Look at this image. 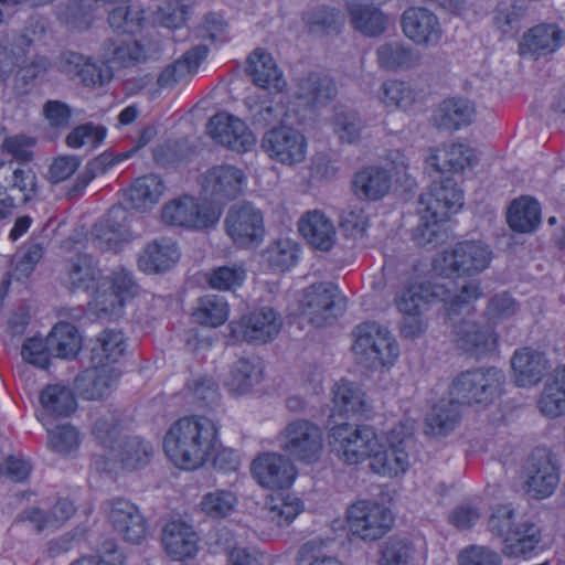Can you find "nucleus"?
I'll return each mask as SVG.
<instances>
[{"label": "nucleus", "mask_w": 565, "mask_h": 565, "mask_svg": "<svg viewBox=\"0 0 565 565\" xmlns=\"http://www.w3.org/2000/svg\"><path fill=\"white\" fill-rule=\"evenodd\" d=\"M218 446V429L204 416H185L167 430L163 450L178 468L194 470L212 460Z\"/></svg>", "instance_id": "1"}, {"label": "nucleus", "mask_w": 565, "mask_h": 565, "mask_svg": "<svg viewBox=\"0 0 565 565\" xmlns=\"http://www.w3.org/2000/svg\"><path fill=\"white\" fill-rule=\"evenodd\" d=\"M93 434L102 445V452L94 456V467L100 472L118 475L146 466L152 455V446L140 437H120L114 415L97 419Z\"/></svg>", "instance_id": "2"}, {"label": "nucleus", "mask_w": 565, "mask_h": 565, "mask_svg": "<svg viewBox=\"0 0 565 565\" xmlns=\"http://www.w3.org/2000/svg\"><path fill=\"white\" fill-rule=\"evenodd\" d=\"M489 531L502 537V554L508 558H529L542 541L541 527L530 519L516 521L511 504L493 508L488 520Z\"/></svg>", "instance_id": "3"}, {"label": "nucleus", "mask_w": 565, "mask_h": 565, "mask_svg": "<svg viewBox=\"0 0 565 565\" xmlns=\"http://www.w3.org/2000/svg\"><path fill=\"white\" fill-rule=\"evenodd\" d=\"M416 423L404 419L397 423L388 433L385 441L379 440V447L370 460V469L386 478H395L406 473L411 466L409 448Z\"/></svg>", "instance_id": "4"}, {"label": "nucleus", "mask_w": 565, "mask_h": 565, "mask_svg": "<svg viewBox=\"0 0 565 565\" xmlns=\"http://www.w3.org/2000/svg\"><path fill=\"white\" fill-rule=\"evenodd\" d=\"M493 253L481 241L459 242L443 250L433 262L434 271L441 277L475 276L484 271L491 264Z\"/></svg>", "instance_id": "5"}, {"label": "nucleus", "mask_w": 565, "mask_h": 565, "mask_svg": "<svg viewBox=\"0 0 565 565\" xmlns=\"http://www.w3.org/2000/svg\"><path fill=\"white\" fill-rule=\"evenodd\" d=\"M353 353L369 367L392 366L399 347L391 331L376 322H363L353 330Z\"/></svg>", "instance_id": "6"}, {"label": "nucleus", "mask_w": 565, "mask_h": 565, "mask_svg": "<svg viewBox=\"0 0 565 565\" xmlns=\"http://www.w3.org/2000/svg\"><path fill=\"white\" fill-rule=\"evenodd\" d=\"M379 440L375 429L369 425L344 423L333 426L329 433L332 451L349 465L371 460L379 447Z\"/></svg>", "instance_id": "7"}, {"label": "nucleus", "mask_w": 565, "mask_h": 565, "mask_svg": "<svg viewBox=\"0 0 565 565\" xmlns=\"http://www.w3.org/2000/svg\"><path fill=\"white\" fill-rule=\"evenodd\" d=\"M277 441L285 456L305 463L318 461L324 448L321 428L307 419L289 422L278 434Z\"/></svg>", "instance_id": "8"}, {"label": "nucleus", "mask_w": 565, "mask_h": 565, "mask_svg": "<svg viewBox=\"0 0 565 565\" xmlns=\"http://www.w3.org/2000/svg\"><path fill=\"white\" fill-rule=\"evenodd\" d=\"M504 380V373L495 367L467 371L452 381L449 395L462 404L490 403L501 394Z\"/></svg>", "instance_id": "9"}, {"label": "nucleus", "mask_w": 565, "mask_h": 565, "mask_svg": "<svg viewBox=\"0 0 565 565\" xmlns=\"http://www.w3.org/2000/svg\"><path fill=\"white\" fill-rule=\"evenodd\" d=\"M222 215V207L190 195L166 203L161 217L166 224L189 230H207L214 227Z\"/></svg>", "instance_id": "10"}, {"label": "nucleus", "mask_w": 565, "mask_h": 565, "mask_svg": "<svg viewBox=\"0 0 565 565\" xmlns=\"http://www.w3.org/2000/svg\"><path fill=\"white\" fill-rule=\"evenodd\" d=\"M345 522L350 535L372 542L380 540L391 530L394 518L383 504L360 500L347 509Z\"/></svg>", "instance_id": "11"}, {"label": "nucleus", "mask_w": 565, "mask_h": 565, "mask_svg": "<svg viewBox=\"0 0 565 565\" xmlns=\"http://www.w3.org/2000/svg\"><path fill=\"white\" fill-rule=\"evenodd\" d=\"M299 308L309 323L323 327L334 321L344 309V298L332 282L312 284L302 290Z\"/></svg>", "instance_id": "12"}, {"label": "nucleus", "mask_w": 565, "mask_h": 565, "mask_svg": "<svg viewBox=\"0 0 565 565\" xmlns=\"http://www.w3.org/2000/svg\"><path fill=\"white\" fill-rule=\"evenodd\" d=\"M224 225L226 234L238 247H256L265 235L262 211L247 202L232 205L225 216Z\"/></svg>", "instance_id": "13"}, {"label": "nucleus", "mask_w": 565, "mask_h": 565, "mask_svg": "<svg viewBox=\"0 0 565 565\" xmlns=\"http://www.w3.org/2000/svg\"><path fill=\"white\" fill-rule=\"evenodd\" d=\"M260 147L271 160L291 167L306 159L308 145L305 135L298 129L277 126L263 135Z\"/></svg>", "instance_id": "14"}, {"label": "nucleus", "mask_w": 565, "mask_h": 565, "mask_svg": "<svg viewBox=\"0 0 565 565\" xmlns=\"http://www.w3.org/2000/svg\"><path fill=\"white\" fill-rule=\"evenodd\" d=\"M448 296L446 284L412 277L396 291L394 305L399 313H424Z\"/></svg>", "instance_id": "15"}, {"label": "nucleus", "mask_w": 565, "mask_h": 565, "mask_svg": "<svg viewBox=\"0 0 565 565\" xmlns=\"http://www.w3.org/2000/svg\"><path fill=\"white\" fill-rule=\"evenodd\" d=\"M250 472L256 482L267 489H282L292 484L297 469L292 461L279 452H263L250 466Z\"/></svg>", "instance_id": "16"}, {"label": "nucleus", "mask_w": 565, "mask_h": 565, "mask_svg": "<svg viewBox=\"0 0 565 565\" xmlns=\"http://www.w3.org/2000/svg\"><path fill=\"white\" fill-rule=\"evenodd\" d=\"M207 132L217 143L239 153L252 150L256 143V138L246 124L226 113H218L210 118Z\"/></svg>", "instance_id": "17"}, {"label": "nucleus", "mask_w": 565, "mask_h": 565, "mask_svg": "<svg viewBox=\"0 0 565 565\" xmlns=\"http://www.w3.org/2000/svg\"><path fill=\"white\" fill-rule=\"evenodd\" d=\"M526 491L532 497L543 499L550 497L556 489L559 476L550 450L535 449L525 466Z\"/></svg>", "instance_id": "18"}, {"label": "nucleus", "mask_w": 565, "mask_h": 565, "mask_svg": "<svg viewBox=\"0 0 565 565\" xmlns=\"http://www.w3.org/2000/svg\"><path fill=\"white\" fill-rule=\"evenodd\" d=\"M130 213L121 205H115L94 226V244L102 250H117L122 244L134 239L130 230Z\"/></svg>", "instance_id": "19"}, {"label": "nucleus", "mask_w": 565, "mask_h": 565, "mask_svg": "<svg viewBox=\"0 0 565 565\" xmlns=\"http://www.w3.org/2000/svg\"><path fill=\"white\" fill-rule=\"evenodd\" d=\"M245 184V173L232 164L215 166L209 169L201 179L204 193L218 203L236 199Z\"/></svg>", "instance_id": "20"}, {"label": "nucleus", "mask_w": 565, "mask_h": 565, "mask_svg": "<svg viewBox=\"0 0 565 565\" xmlns=\"http://www.w3.org/2000/svg\"><path fill=\"white\" fill-rule=\"evenodd\" d=\"M108 522L122 540L139 544L146 537L147 525L138 508L125 499H115L105 505Z\"/></svg>", "instance_id": "21"}, {"label": "nucleus", "mask_w": 565, "mask_h": 565, "mask_svg": "<svg viewBox=\"0 0 565 565\" xmlns=\"http://www.w3.org/2000/svg\"><path fill=\"white\" fill-rule=\"evenodd\" d=\"M231 328L237 340L265 343L279 333L281 319L274 309L263 307L242 317L238 322L232 323Z\"/></svg>", "instance_id": "22"}, {"label": "nucleus", "mask_w": 565, "mask_h": 565, "mask_svg": "<svg viewBox=\"0 0 565 565\" xmlns=\"http://www.w3.org/2000/svg\"><path fill=\"white\" fill-rule=\"evenodd\" d=\"M161 544L164 553L173 561L192 558L199 551V535L191 524L172 520L162 529Z\"/></svg>", "instance_id": "23"}, {"label": "nucleus", "mask_w": 565, "mask_h": 565, "mask_svg": "<svg viewBox=\"0 0 565 565\" xmlns=\"http://www.w3.org/2000/svg\"><path fill=\"white\" fill-rule=\"evenodd\" d=\"M404 34L418 45L437 44L443 36V29L436 14L425 8H409L402 15Z\"/></svg>", "instance_id": "24"}, {"label": "nucleus", "mask_w": 565, "mask_h": 565, "mask_svg": "<svg viewBox=\"0 0 565 565\" xmlns=\"http://www.w3.org/2000/svg\"><path fill=\"white\" fill-rule=\"evenodd\" d=\"M120 371L108 364L96 365L83 371L75 380L78 392L87 399L105 398L115 390Z\"/></svg>", "instance_id": "25"}, {"label": "nucleus", "mask_w": 565, "mask_h": 565, "mask_svg": "<svg viewBox=\"0 0 565 565\" xmlns=\"http://www.w3.org/2000/svg\"><path fill=\"white\" fill-rule=\"evenodd\" d=\"M420 204L427 207L430 215L447 221L463 205V194L450 179L434 182L429 193L422 195Z\"/></svg>", "instance_id": "26"}, {"label": "nucleus", "mask_w": 565, "mask_h": 565, "mask_svg": "<svg viewBox=\"0 0 565 565\" xmlns=\"http://www.w3.org/2000/svg\"><path fill=\"white\" fill-rule=\"evenodd\" d=\"M298 231L316 249L328 252L337 241L333 222L320 210L306 212L298 221Z\"/></svg>", "instance_id": "27"}, {"label": "nucleus", "mask_w": 565, "mask_h": 565, "mask_svg": "<svg viewBox=\"0 0 565 565\" xmlns=\"http://www.w3.org/2000/svg\"><path fill=\"white\" fill-rule=\"evenodd\" d=\"M454 337L461 350L476 356L494 351L498 343L497 334L491 327L469 320H463L455 327Z\"/></svg>", "instance_id": "28"}, {"label": "nucleus", "mask_w": 565, "mask_h": 565, "mask_svg": "<svg viewBox=\"0 0 565 565\" xmlns=\"http://www.w3.org/2000/svg\"><path fill=\"white\" fill-rule=\"evenodd\" d=\"M246 72L253 83L263 89L281 93L287 86L284 74L275 60L263 49H256L248 56Z\"/></svg>", "instance_id": "29"}, {"label": "nucleus", "mask_w": 565, "mask_h": 565, "mask_svg": "<svg viewBox=\"0 0 565 565\" xmlns=\"http://www.w3.org/2000/svg\"><path fill=\"white\" fill-rule=\"evenodd\" d=\"M511 365L514 382L520 387L536 385L551 367L544 353L527 347L514 352Z\"/></svg>", "instance_id": "30"}, {"label": "nucleus", "mask_w": 565, "mask_h": 565, "mask_svg": "<svg viewBox=\"0 0 565 565\" xmlns=\"http://www.w3.org/2000/svg\"><path fill=\"white\" fill-rule=\"evenodd\" d=\"M352 26L366 36L382 34L387 25L386 15L372 0H344Z\"/></svg>", "instance_id": "31"}, {"label": "nucleus", "mask_w": 565, "mask_h": 565, "mask_svg": "<svg viewBox=\"0 0 565 565\" xmlns=\"http://www.w3.org/2000/svg\"><path fill=\"white\" fill-rule=\"evenodd\" d=\"M475 151L463 143H450L433 149L426 162L438 172L458 173L472 166Z\"/></svg>", "instance_id": "32"}, {"label": "nucleus", "mask_w": 565, "mask_h": 565, "mask_svg": "<svg viewBox=\"0 0 565 565\" xmlns=\"http://www.w3.org/2000/svg\"><path fill=\"white\" fill-rule=\"evenodd\" d=\"M476 117L475 105L465 98H448L434 111V122L440 128L458 130L470 125Z\"/></svg>", "instance_id": "33"}, {"label": "nucleus", "mask_w": 565, "mask_h": 565, "mask_svg": "<svg viewBox=\"0 0 565 565\" xmlns=\"http://www.w3.org/2000/svg\"><path fill=\"white\" fill-rule=\"evenodd\" d=\"M177 245L169 239L154 241L146 246L138 259L139 268L148 274L166 271L179 259Z\"/></svg>", "instance_id": "34"}, {"label": "nucleus", "mask_w": 565, "mask_h": 565, "mask_svg": "<svg viewBox=\"0 0 565 565\" xmlns=\"http://www.w3.org/2000/svg\"><path fill=\"white\" fill-rule=\"evenodd\" d=\"M352 188L359 198L376 201L390 191L391 175L385 169L366 167L355 173Z\"/></svg>", "instance_id": "35"}, {"label": "nucleus", "mask_w": 565, "mask_h": 565, "mask_svg": "<svg viewBox=\"0 0 565 565\" xmlns=\"http://www.w3.org/2000/svg\"><path fill=\"white\" fill-rule=\"evenodd\" d=\"M206 55L207 49L203 45L188 51L161 72L158 77V85L162 88L172 87L182 81L189 79L196 72L200 63Z\"/></svg>", "instance_id": "36"}, {"label": "nucleus", "mask_w": 565, "mask_h": 565, "mask_svg": "<svg viewBox=\"0 0 565 565\" xmlns=\"http://www.w3.org/2000/svg\"><path fill=\"white\" fill-rule=\"evenodd\" d=\"M377 96L388 111H409L419 103V93L411 84L398 79L385 81Z\"/></svg>", "instance_id": "37"}, {"label": "nucleus", "mask_w": 565, "mask_h": 565, "mask_svg": "<svg viewBox=\"0 0 565 565\" xmlns=\"http://www.w3.org/2000/svg\"><path fill=\"white\" fill-rule=\"evenodd\" d=\"M40 403L43 408L41 420L44 426L49 425L46 416L66 417L76 408V399L73 392L63 385H49L40 395Z\"/></svg>", "instance_id": "38"}, {"label": "nucleus", "mask_w": 565, "mask_h": 565, "mask_svg": "<svg viewBox=\"0 0 565 565\" xmlns=\"http://www.w3.org/2000/svg\"><path fill=\"white\" fill-rule=\"evenodd\" d=\"M64 58L66 62L64 71L78 76L86 86L104 85L111 78V72L107 65H98L82 54L70 52Z\"/></svg>", "instance_id": "39"}, {"label": "nucleus", "mask_w": 565, "mask_h": 565, "mask_svg": "<svg viewBox=\"0 0 565 565\" xmlns=\"http://www.w3.org/2000/svg\"><path fill=\"white\" fill-rule=\"evenodd\" d=\"M2 196L20 193L22 202L31 201L38 192V177L33 169L8 161Z\"/></svg>", "instance_id": "40"}, {"label": "nucleus", "mask_w": 565, "mask_h": 565, "mask_svg": "<svg viewBox=\"0 0 565 565\" xmlns=\"http://www.w3.org/2000/svg\"><path fill=\"white\" fill-rule=\"evenodd\" d=\"M537 407L544 416L552 418L565 413V366L556 369L546 381Z\"/></svg>", "instance_id": "41"}, {"label": "nucleus", "mask_w": 565, "mask_h": 565, "mask_svg": "<svg viewBox=\"0 0 565 565\" xmlns=\"http://www.w3.org/2000/svg\"><path fill=\"white\" fill-rule=\"evenodd\" d=\"M563 32L554 24H540L523 35L520 46L522 54L551 53L561 46Z\"/></svg>", "instance_id": "42"}, {"label": "nucleus", "mask_w": 565, "mask_h": 565, "mask_svg": "<svg viewBox=\"0 0 565 565\" xmlns=\"http://www.w3.org/2000/svg\"><path fill=\"white\" fill-rule=\"evenodd\" d=\"M335 409L347 416L363 415L370 411V404L361 387L352 382L341 380L333 387Z\"/></svg>", "instance_id": "43"}, {"label": "nucleus", "mask_w": 565, "mask_h": 565, "mask_svg": "<svg viewBox=\"0 0 565 565\" xmlns=\"http://www.w3.org/2000/svg\"><path fill=\"white\" fill-rule=\"evenodd\" d=\"M425 552L405 539H390L382 547L380 565H423Z\"/></svg>", "instance_id": "44"}, {"label": "nucleus", "mask_w": 565, "mask_h": 565, "mask_svg": "<svg viewBox=\"0 0 565 565\" xmlns=\"http://www.w3.org/2000/svg\"><path fill=\"white\" fill-rule=\"evenodd\" d=\"M164 192L162 180L154 175L138 178L128 190V200L135 210L148 211L161 199Z\"/></svg>", "instance_id": "45"}, {"label": "nucleus", "mask_w": 565, "mask_h": 565, "mask_svg": "<svg viewBox=\"0 0 565 565\" xmlns=\"http://www.w3.org/2000/svg\"><path fill=\"white\" fill-rule=\"evenodd\" d=\"M126 349L127 343L121 331L105 330L98 335L92 349V362L96 365L116 366L115 364L122 358Z\"/></svg>", "instance_id": "46"}, {"label": "nucleus", "mask_w": 565, "mask_h": 565, "mask_svg": "<svg viewBox=\"0 0 565 565\" xmlns=\"http://www.w3.org/2000/svg\"><path fill=\"white\" fill-rule=\"evenodd\" d=\"M303 505L294 494L278 492L267 498L265 503L266 518L277 526L289 525L301 512Z\"/></svg>", "instance_id": "47"}, {"label": "nucleus", "mask_w": 565, "mask_h": 565, "mask_svg": "<svg viewBox=\"0 0 565 565\" xmlns=\"http://www.w3.org/2000/svg\"><path fill=\"white\" fill-rule=\"evenodd\" d=\"M462 403L455 397L440 399L426 417V424L433 435H446L458 425L461 418Z\"/></svg>", "instance_id": "48"}, {"label": "nucleus", "mask_w": 565, "mask_h": 565, "mask_svg": "<svg viewBox=\"0 0 565 565\" xmlns=\"http://www.w3.org/2000/svg\"><path fill=\"white\" fill-rule=\"evenodd\" d=\"M68 282L73 290L90 291L102 279L96 262L87 254H77L70 260Z\"/></svg>", "instance_id": "49"}, {"label": "nucleus", "mask_w": 565, "mask_h": 565, "mask_svg": "<svg viewBox=\"0 0 565 565\" xmlns=\"http://www.w3.org/2000/svg\"><path fill=\"white\" fill-rule=\"evenodd\" d=\"M508 223L513 231L520 233L533 232L541 223L539 203L527 196L514 200L508 211Z\"/></svg>", "instance_id": "50"}, {"label": "nucleus", "mask_w": 565, "mask_h": 565, "mask_svg": "<svg viewBox=\"0 0 565 565\" xmlns=\"http://www.w3.org/2000/svg\"><path fill=\"white\" fill-rule=\"evenodd\" d=\"M51 354L58 358H74L82 348V338L76 327L68 322L57 323L47 337Z\"/></svg>", "instance_id": "51"}, {"label": "nucleus", "mask_w": 565, "mask_h": 565, "mask_svg": "<svg viewBox=\"0 0 565 565\" xmlns=\"http://www.w3.org/2000/svg\"><path fill=\"white\" fill-rule=\"evenodd\" d=\"M263 375V365L257 358H242L232 369L231 376L226 381L228 390L235 394L246 393L252 386L259 383Z\"/></svg>", "instance_id": "52"}, {"label": "nucleus", "mask_w": 565, "mask_h": 565, "mask_svg": "<svg viewBox=\"0 0 565 565\" xmlns=\"http://www.w3.org/2000/svg\"><path fill=\"white\" fill-rule=\"evenodd\" d=\"M376 55L380 66L391 71L414 67L420 60L416 51L398 42L381 45Z\"/></svg>", "instance_id": "53"}, {"label": "nucleus", "mask_w": 565, "mask_h": 565, "mask_svg": "<svg viewBox=\"0 0 565 565\" xmlns=\"http://www.w3.org/2000/svg\"><path fill=\"white\" fill-rule=\"evenodd\" d=\"M228 303L223 297L206 295L200 298L193 318L196 323L205 327L216 328L222 326L228 318Z\"/></svg>", "instance_id": "54"}, {"label": "nucleus", "mask_w": 565, "mask_h": 565, "mask_svg": "<svg viewBox=\"0 0 565 565\" xmlns=\"http://www.w3.org/2000/svg\"><path fill=\"white\" fill-rule=\"evenodd\" d=\"M445 223V220L430 215V212L424 206L420 211L419 222L412 233L413 241L423 247L437 246L447 237Z\"/></svg>", "instance_id": "55"}, {"label": "nucleus", "mask_w": 565, "mask_h": 565, "mask_svg": "<svg viewBox=\"0 0 565 565\" xmlns=\"http://www.w3.org/2000/svg\"><path fill=\"white\" fill-rule=\"evenodd\" d=\"M337 95L332 78L327 75L312 73L299 83V97L315 104H323Z\"/></svg>", "instance_id": "56"}, {"label": "nucleus", "mask_w": 565, "mask_h": 565, "mask_svg": "<svg viewBox=\"0 0 565 565\" xmlns=\"http://www.w3.org/2000/svg\"><path fill=\"white\" fill-rule=\"evenodd\" d=\"M245 105L253 121L262 126L281 122L287 114L285 105L274 99L259 102L256 96L249 95L245 98Z\"/></svg>", "instance_id": "57"}, {"label": "nucleus", "mask_w": 565, "mask_h": 565, "mask_svg": "<svg viewBox=\"0 0 565 565\" xmlns=\"http://www.w3.org/2000/svg\"><path fill=\"white\" fill-rule=\"evenodd\" d=\"M298 250L292 239L279 238L267 247L264 257L274 270L286 271L297 263Z\"/></svg>", "instance_id": "58"}, {"label": "nucleus", "mask_w": 565, "mask_h": 565, "mask_svg": "<svg viewBox=\"0 0 565 565\" xmlns=\"http://www.w3.org/2000/svg\"><path fill=\"white\" fill-rule=\"evenodd\" d=\"M92 290L94 295L89 306L98 318H113L121 313L125 305L121 298L108 288L107 281L99 280Z\"/></svg>", "instance_id": "59"}, {"label": "nucleus", "mask_w": 565, "mask_h": 565, "mask_svg": "<svg viewBox=\"0 0 565 565\" xmlns=\"http://www.w3.org/2000/svg\"><path fill=\"white\" fill-rule=\"evenodd\" d=\"M238 503L237 497L230 490L217 489L207 492L201 500V510L212 519H223L232 514Z\"/></svg>", "instance_id": "60"}, {"label": "nucleus", "mask_w": 565, "mask_h": 565, "mask_svg": "<svg viewBox=\"0 0 565 565\" xmlns=\"http://www.w3.org/2000/svg\"><path fill=\"white\" fill-rule=\"evenodd\" d=\"M332 128L342 143H355L362 136L364 125L358 113L341 110L335 114Z\"/></svg>", "instance_id": "61"}, {"label": "nucleus", "mask_w": 565, "mask_h": 565, "mask_svg": "<svg viewBox=\"0 0 565 565\" xmlns=\"http://www.w3.org/2000/svg\"><path fill=\"white\" fill-rule=\"evenodd\" d=\"M106 137V129L93 122H86L74 127L65 138L67 147L72 149L97 148Z\"/></svg>", "instance_id": "62"}, {"label": "nucleus", "mask_w": 565, "mask_h": 565, "mask_svg": "<svg viewBox=\"0 0 565 565\" xmlns=\"http://www.w3.org/2000/svg\"><path fill=\"white\" fill-rule=\"evenodd\" d=\"M46 430L49 446L52 450L61 455H68L78 449L81 439L75 427L65 424L51 429L47 425Z\"/></svg>", "instance_id": "63"}, {"label": "nucleus", "mask_w": 565, "mask_h": 565, "mask_svg": "<svg viewBox=\"0 0 565 565\" xmlns=\"http://www.w3.org/2000/svg\"><path fill=\"white\" fill-rule=\"evenodd\" d=\"M303 21L310 32H330L342 23V17L335 9L319 7L307 11Z\"/></svg>", "instance_id": "64"}]
</instances>
